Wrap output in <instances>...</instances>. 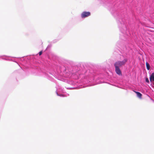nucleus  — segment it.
Returning a JSON list of instances; mask_svg holds the SVG:
<instances>
[{"instance_id": "obj_1", "label": "nucleus", "mask_w": 154, "mask_h": 154, "mask_svg": "<svg viewBox=\"0 0 154 154\" xmlns=\"http://www.w3.org/2000/svg\"><path fill=\"white\" fill-rule=\"evenodd\" d=\"M127 61V60L126 58L125 59L122 61H118L115 63L114 66L115 67H122V66H124Z\"/></svg>"}, {"instance_id": "obj_2", "label": "nucleus", "mask_w": 154, "mask_h": 154, "mask_svg": "<svg viewBox=\"0 0 154 154\" xmlns=\"http://www.w3.org/2000/svg\"><path fill=\"white\" fill-rule=\"evenodd\" d=\"M91 13L89 12H83L81 14V16L82 18H84L90 16Z\"/></svg>"}, {"instance_id": "obj_3", "label": "nucleus", "mask_w": 154, "mask_h": 154, "mask_svg": "<svg viewBox=\"0 0 154 154\" xmlns=\"http://www.w3.org/2000/svg\"><path fill=\"white\" fill-rule=\"evenodd\" d=\"M115 67V71L116 73L119 75H122V73L121 71L120 70L119 68L118 67Z\"/></svg>"}, {"instance_id": "obj_4", "label": "nucleus", "mask_w": 154, "mask_h": 154, "mask_svg": "<svg viewBox=\"0 0 154 154\" xmlns=\"http://www.w3.org/2000/svg\"><path fill=\"white\" fill-rule=\"evenodd\" d=\"M150 80L151 82H154V73H152L150 77Z\"/></svg>"}, {"instance_id": "obj_5", "label": "nucleus", "mask_w": 154, "mask_h": 154, "mask_svg": "<svg viewBox=\"0 0 154 154\" xmlns=\"http://www.w3.org/2000/svg\"><path fill=\"white\" fill-rule=\"evenodd\" d=\"M134 91L136 94L137 95V96L139 98H141L142 94L138 92H137V91Z\"/></svg>"}, {"instance_id": "obj_6", "label": "nucleus", "mask_w": 154, "mask_h": 154, "mask_svg": "<svg viewBox=\"0 0 154 154\" xmlns=\"http://www.w3.org/2000/svg\"><path fill=\"white\" fill-rule=\"evenodd\" d=\"M146 65L147 69L148 70H149L150 67L149 64L148 62H146Z\"/></svg>"}, {"instance_id": "obj_7", "label": "nucleus", "mask_w": 154, "mask_h": 154, "mask_svg": "<svg viewBox=\"0 0 154 154\" xmlns=\"http://www.w3.org/2000/svg\"><path fill=\"white\" fill-rule=\"evenodd\" d=\"M146 82L148 83L149 82V79H148V78H146Z\"/></svg>"}, {"instance_id": "obj_8", "label": "nucleus", "mask_w": 154, "mask_h": 154, "mask_svg": "<svg viewBox=\"0 0 154 154\" xmlns=\"http://www.w3.org/2000/svg\"><path fill=\"white\" fill-rule=\"evenodd\" d=\"M38 54H39V56L41 55L42 54V51H41L39 52Z\"/></svg>"}]
</instances>
